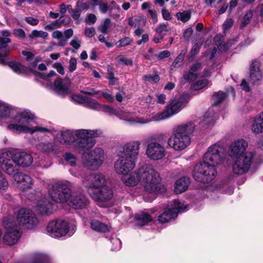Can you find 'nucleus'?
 Listing matches in <instances>:
<instances>
[{
	"label": "nucleus",
	"mask_w": 263,
	"mask_h": 263,
	"mask_svg": "<svg viewBox=\"0 0 263 263\" xmlns=\"http://www.w3.org/2000/svg\"><path fill=\"white\" fill-rule=\"evenodd\" d=\"M76 7L81 12L83 10H87L89 8L88 5L86 3L78 2Z\"/></svg>",
	"instance_id": "nucleus-64"
},
{
	"label": "nucleus",
	"mask_w": 263,
	"mask_h": 263,
	"mask_svg": "<svg viewBox=\"0 0 263 263\" xmlns=\"http://www.w3.org/2000/svg\"><path fill=\"white\" fill-rule=\"evenodd\" d=\"M9 66L17 74H23L26 72V68L21 64L15 62H10Z\"/></svg>",
	"instance_id": "nucleus-35"
},
{
	"label": "nucleus",
	"mask_w": 263,
	"mask_h": 263,
	"mask_svg": "<svg viewBox=\"0 0 263 263\" xmlns=\"http://www.w3.org/2000/svg\"><path fill=\"white\" fill-rule=\"evenodd\" d=\"M0 163L2 170L8 175L14 176L17 173L12 151H6L0 154Z\"/></svg>",
	"instance_id": "nucleus-17"
},
{
	"label": "nucleus",
	"mask_w": 263,
	"mask_h": 263,
	"mask_svg": "<svg viewBox=\"0 0 263 263\" xmlns=\"http://www.w3.org/2000/svg\"><path fill=\"white\" fill-rule=\"evenodd\" d=\"M132 40L129 37H124L120 39L116 45L118 47H124L127 46L132 43Z\"/></svg>",
	"instance_id": "nucleus-50"
},
{
	"label": "nucleus",
	"mask_w": 263,
	"mask_h": 263,
	"mask_svg": "<svg viewBox=\"0 0 263 263\" xmlns=\"http://www.w3.org/2000/svg\"><path fill=\"white\" fill-rule=\"evenodd\" d=\"M208 84V81L205 79H203L198 81L196 83L194 84L192 86V88L195 90H199L204 87Z\"/></svg>",
	"instance_id": "nucleus-49"
},
{
	"label": "nucleus",
	"mask_w": 263,
	"mask_h": 263,
	"mask_svg": "<svg viewBox=\"0 0 263 263\" xmlns=\"http://www.w3.org/2000/svg\"><path fill=\"white\" fill-rule=\"evenodd\" d=\"M152 216L147 213L140 212L135 216V222L137 225L143 226L152 220Z\"/></svg>",
	"instance_id": "nucleus-31"
},
{
	"label": "nucleus",
	"mask_w": 263,
	"mask_h": 263,
	"mask_svg": "<svg viewBox=\"0 0 263 263\" xmlns=\"http://www.w3.org/2000/svg\"><path fill=\"white\" fill-rule=\"evenodd\" d=\"M11 42V40L8 37H2L0 36V49L5 48L7 44Z\"/></svg>",
	"instance_id": "nucleus-59"
},
{
	"label": "nucleus",
	"mask_w": 263,
	"mask_h": 263,
	"mask_svg": "<svg viewBox=\"0 0 263 263\" xmlns=\"http://www.w3.org/2000/svg\"><path fill=\"white\" fill-rule=\"evenodd\" d=\"M171 30V28L168 23H161L156 28L157 33L163 36L167 33H169Z\"/></svg>",
	"instance_id": "nucleus-34"
},
{
	"label": "nucleus",
	"mask_w": 263,
	"mask_h": 263,
	"mask_svg": "<svg viewBox=\"0 0 263 263\" xmlns=\"http://www.w3.org/2000/svg\"><path fill=\"white\" fill-rule=\"evenodd\" d=\"M64 158L68 164L72 166L77 165V158L74 154L69 152H66L64 155Z\"/></svg>",
	"instance_id": "nucleus-40"
},
{
	"label": "nucleus",
	"mask_w": 263,
	"mask_h": 263,
	"mask_svg": "<svg viewBox=\"0 0 263 263\" xmlns=\"http://www.w3.org/2000/svg\"><path fill=\"white\" fill-rule=\"evenodd\" d=\"M192 9L184 11L182 12H178L176 13V17L178 20H180L183 23H185L190 20L191 17Z\"/></svg>",
	"instance_id": "nucleus-37"
},
{
	"label": "nucleus",
	"mask_w": 263,
	"mask_h": 263,
	"mask_svg": "<svg viewBox=\"0 0 263 263\" xmlns=\"http://www.w3.org/2000/svg\"><path fill=\"white\" fill-rule=\"evenodd\" d=\"M253 157L254 154L251 152H246L236 157L232 165L233 173L237 175H242L248 172L252 164Z\"/></svg>",
	"instance_id": "nucleus-11"
},
{
	"label": "nucleus",
	"mask_w": 263,
	"mask_h": 263,
	"mask_svg": "<svg viewBox=\"0 0 263 263\" xmlns=\"http://www.w3.org/2000/svg\"><path fill=\"white\" fill-rule=\"evenodd\" d=\"M12 112L13 110L8 104L0 101V120L8 118Z\"/></svg>",
	"instance_id": "nucleus-33"
},
{
	"label": "nucleus",
	"mask_w": 263,
	"mask_h": 263,
	"mask_svg": "<svg viewBox=\"0 0 263 263\" xmlns=\"http://www.w3.org/2000/svg\"><path fill=\"white\" fill-rule=\"evenodd\" d=\"M121 119L125 120L130 125H134L137 123L139 124H146L148 123L151 121V120L147 119H143L139 117L132 118L128 119H124L120 117Z\"/></svg>",
	"instance_id": "nucleus-41"
},
{
	"label": "nucleus",
	"mask_w": 263,
	"mask_h": 263,
	"mask_svg": "<svg viewBox=\"0 0 263 263\" xmlns=\"http://www.w3.org/2000/svg\"><path fill=\"white\" fill-rule=\"evenodd\" d=\"M81 12L76 7L75 9H73L72 11H70L72 17L74 20H78L80 16Z\"/></svg>",
	"instance_id": "nucleus-60"
},
{
	"label": "nucleus",
	"mask_w": 263,
	"mask_h": 263,
	"mask_svg": "<svg viewBox=\"0 0 263 263\" xmlns=\"http://www.w3.org/2000/svg\"><path fill=\"white\" fill-rule=\"evenodd\" d=\"M52 205L47 199L40 201L36 206L38 213L43 215H48L52 213Z\"/></svg>",
	"instance_id": "nucleus-27"
},
{
	"label": "nucleus",
	"mask_w": 263,
	"mask_h": 263,
	"mask_svg": "<svg viewBox=\"0 0 263 263\" xmlns=\"http://www.w3.org/2000/svg\"><path fill=\"white\" fill-rule=\"evenodd\" d=\"M122 175L121 180L126 186H134L140 183L147 192L156 193L158 191L161 178L153 167L148 164L142 166L137 172Z\"/></svg>",
	"instance_id": "nucleus-3"
},
{
	"label": "nucleus",
	"mask_w": 263,
	"mask_h": 263,
	"mask_svg": "<svg viewBox=\"0 0 263 263\" xmlns=\"http://www.w3.org/2000/svg\"><path fill=\"white\" fill-rule=\"evenodd\" d=\"M97 5L99 6L100 11L102 13L105 14L107 12L108 8V6L106 3H100L99 4L96 3L93 4V6H96Z\"/></svg>",
	"instance_id": "nucleus-56"
},
{
	"label": "nucleus",
	"mask_w": 263,
	"mask_h": 263,
	"mask_svg": "<svg viewBox=\"0 0 263 263\" xmlns=\"http://www.w3.org/2000/svg\"><path fill=\"white\" fill-rule=\"evenodd\" d=\"M77 59L75 58H71L69 61V70L70 72L74 71L77 68Z\"/></svg>",
	"instance_id": "nucleus-57"
},
{
	"label": "nucleus",
	"mask_w": 263,
	"mask_h": 263,
	"mask_svg": "<svg viewBox=\"0 0 263 263\" xmlns=\"http://www.w3.org/2000/svg\"><path fill=\"white\" fill-rule=\"evenodd\" d=\"M247 141L239 139L232 142L229 147L228 154L231 157H237L243 154L248 147Z\"/></svg>",
	"instance_id": "nucleus-20"
},
{
	"label": "nucleus",
	"mask_w": 263,
	"mask_h": 263,
	"mask_svg": "<svg viewBox=\"0 0 263 263\" xmlns=\"http://www.w3.org/2000/svg\"><path fill=\"white\" fill-rule=\"evenodd\" d=\"M190 182V179L188 177H183L179 178L175 183V192L178 194L185 192L187 190Z\"/></svg>",
	"instance_id": "nucleus-28"
},
{
	"label": "nucleus",
	"mask_w": 263,
	"mask_h": 263,
	"mask_svg": "<svg viewBox=\"0 0 263 263\" xmlns=\"http://www.w3.org/2000/svg\"><path fill=\"white\" fill-rule=\"evenodd\" d=\"M48 33L42 30H33L31 31L29 36L31 39H33L36 37H42L44 39H46L48 37Z\"/></svg>",
	"instance_id": "nucleus-43"
},
{
	"label": "nucleus",
	"mask_w": 263,
	"mask_h": 263,
	"mask_svg": "<svg viewBox=\"0 0 263 263\" xmlns=\"http://www.w3.org/2000/svg\"><path fill=\"white\" fill-rule=\"evenodd\" d=\"M145 154L147 158L152 160H159L166 155L165 148L158 142H151L146 146Z\"/></svg>",
	"instance_id": "nucleus-19"
},
{
	"label": "nucleus",
	"mask_w": 263,
	"mask_h": 263,
	"mask_svg": "<svg viewBox=\"0 0 263 263\" xmlns=\"http://www.w3.org/2000/svg\"><path fill=\"white\" fill-rule=\"evenodd\" d=\"M251 130L255 134L263 132V112L254 118L251 125Z\"/></svg>",
	"instance_id": "nucleus-29"
},
{
	"label": "nucleus",
	"mask_w": 263,
	"mask_h": 263,
	"mask_svg": "<svg viewBox=\"0 0 263 263\" xmlns=\"http://www.w3.org/2000/svg\"><path fill=\"white\" fill-rule=\"evenodd\" d=\"M81 41L77 37H75L70 42V45L75 49L77 50L81 47Z\"/></svg>",
	"instance_id": "nucleus-54"
},
{
	"label": "nucleus",
	"mask_w": 263,
	"mask_h": 263,
	"mask_svg": "<svg viewBox=\"0 0 263 263\" xmlns=\"http://www.w3.org/2000/svg\"><path fill=\"white\" fill-rule=\"evenodd\" d=\"M35 118L34 114L28 110L19 111L12 118V123L8 125L7 128L14 133H24L31 134L36 132L41 133H50L51 132L49 129L47 128L31 126L30 123Z\"/></svg>",
	"instance_id": "nucleus-6"
},
{
	"label": "nucleus",
	"mask_w": 263,
	"mask_h": 263,
	"mask_svg": "<svg viewBox=\"0 0 263 263\" xmlns=\"http://www.w3.org/2000/svg\"><path fill=\"white\" fill-rule=\"evenodd\" d=\"M141 145V143L139 140L126 142L118 149L117 154L137 161L140 154Z\"/></svg>",
	"instance_id": "nucleus-14"
},
{
	"label": "nucleus",
	"mask_w": 263,
	"mask_h": 263,
	"mask_svg": "<svg viewBox=\"0 0 263 263\" xmlns=\"http://www.w3.org/2000/svg\"><path fill=\"white\" fill-rule=\"evenodd\" d=\"M38 150L46 153H49L54 149V146L50 143H40L37 145Z\"/></svg>",
	"instance_id": "nucleus-36"
},
{
	"label": "nucleus",
	"mask_w": 263,
	"mask_h": 263,
	"mask_svg": "<svg viewBox=\"0 0 263 263\" xmlns=\"http://www.w3.org/2000/svg\"><path fill=\"white\" fill-rule=\"evenodd\" d=\"M69 83L58 79L54 81V90L59 95L65 96L69 93Z\"/></svg>",
	"instance_id": "nucleus-25"
},
{
	"label": "nucleus",
	"mask_w": 263,
	"mask_h": 263,
	"mask_svg": "<svg viewBox=\"0 0 263 263\" xmlns=\"http://www.w3.org/2000/svg\"><path fill=\"white\" fill-rule=\"evenodd\" d=\"M17 221L19 224L27 229H33L39 224V220L31 210L21 209L17 212Z\"/></svg>",
	"instance_id": "nucleus-12"
},
{
	"label": "nucleus",
	"mask_w": 263,
	"mask_h": 263,
	"mask_svg": "<svg viewBox=\"0 0 263 263\" xmlns=\"http://www.w3.org/2000/svg\"><path fill=\"white\" fill-rule=\"evenodd\" d=\"M12 155L15 163L20 166L27 167L33 163V157L28 153L25 152L14 153L12 151Z\"/></svg>",
	"instance_id": "nucleus-21"
},
{
	"label": "nucleus",
	"mask_w": 263,
	"mask_h": 263,
	"mask_svg": "<svg viewBox=\"0 0 263 263\" xmlns=\"http://www.w3.org/2000/svg\"><path fill=\"white\" fill-rule=\"evenodd\" d=\"M118 62L125 65H132L133 60L131 59H128L123 55H120L118 57Z\"/></svg>",
	"instance_id": "nucleus-53"
},
{
	"label": "nucleus",
	"mask_w": 263,
	"mask_h": 263,
	"mask_svg": "<svg viewBox=\"0 0 263 263\" xmlns=\"http://www.w3.org/2000/svg\"><path fill=\"white\" fill-rule=\"evenodd\" d=\"M233 22L234 21L232 18L227 19L223 24L224 31L229 29L232 26Z\"/></svg>",
	"instance_id": "nucleus-58"
},
{
	"label": "nucleus",
	"mask_w": 263,
	"mask_h": 263,
	"mask_svg": "<svg viewBox=\"0 0 263 263\" xmlns=\"http://www.w3.org/2000/svg\"><path fill=\"white\" fill-rule=\"evenodd\" d=\"M9 186L7 179L0 172V192L6 191Z\"/></svg>",
	"instance_id": "nucleus-46"
},
{
	"label": "nucleus",
	"mask_w": 263,
	"mask_h": 263,
	"mask_svg": "<svg viewBox=\"0 0 263 263\" xmlns=\"http://www.w3.org/2000/svg\"><path fill=\"white\" fill-rule=\"evenodd\" d=\"M223 147L219 144H215L210 146L204 155L203 162L195 166L193 178L203 183L212 181L217 174L216 166L223 162Z\"/></svg>",
	"instance_id": "nucleus-1"
},
{
	"label": "nucleus",
	"mask_w": 263,
	"mask_h": 263,
	"mask_svg": "<svg viewBox=\"0 0 263 263\" xmlns=\"http://www.w3.org/2000/svg\"><path fill=\"white\" fill-rule=\"evenodd\" d=\"M250 81L253 83L262 80L263 72L260 69V63L258 61H254L250 66Z\"/></svg>",
	"instance_id": "nucleus-24"
},
{
	"label": "nucleus",
	"mask_w": 263,
	"mask_h": 263,
	"mask_svg": "<svg viewBox=\"0 0 263 263\" xmlns=\"http://www.w3.org/2000/svg\"><path fill=\"white\" fill-rule=\"evenodd\" d=\"M97 21V17L93 14H89L86 18L85 21L87 24H94Z\"/></svg>",
	"instance_id": "nucleus-61"
},
{
	"label": "nucleus",
	"mask_w": 263,
	"mask_h": 263,
	"mask_svg": "<svg viewBox=\"0 0 263 263\" xmlns=\"http://www.w3.org/2000/svg\"><path fill=\"white\" fill-rule=\"evenodd\" d=\"M90 223L91 228L98 232L106 233L109 232L111 228L110 225L103 223L96 219L92 220Z\"/></svg>",
	"instance_id": "nucleus-30"
},
{
	"label": "nucleus",
	"mask_w": 263,
	"mask_h": 263,
	"mask_svg": "<svg viewBox=\"0 0 263 263\" xmlns=\"http://www.w3.org/2000/svg\"><path fill=\"white\" fill-rule=\"evenodd\" d=\"M143 79L145 82L155 83L159 81L160 77L158 74H155L154 76L151 74H147L143 77Z\"/></svg>",
	"instance_id": "nucleus-48"
},
{
	"label": "nucleus",
	"mask_w": 263,
	"mask_h": 263,
	"mask_svg": "<svg viewBox=\"0 0 263 263\" xmlns=\"http://www.w3.org/2000/svg\"><path fill=\"white\" fill-rule=\"evenodd\" d=\"M184 102L183 99H175L169 103L166 109L162 112L154 115L152 120L155 121L168 119L179 112L184 107Z\"/></svg>",
	"instance_id": "nucleus-10"
},
{
	"label": "nucleus",
	"mask_w": 263,
	"mask_h": 263,
	"mask_svg": "<svg viewBox=\"0 0 263 263\" xmlns=\"http://www.w3.org/2000/svg\"><path fill=\"white\" fill-rule=\"evenodd\" d=\"M227 94L221 91L215 93L212 97L213 101V105L214 106L218 105L224 100Z\"/></svg>",
	"instance_id": "nucleus-38"
},
{
	"label": "nucleus",
	"mask_w": 263,
	"mask_h": 263,
	"mask_svg": "<svg viewBox=\"0 0 263 263\" xmlns=\"http://www.w3.org/2000/svg\"><path fill=\"white\" fill-rule=\"evenodd\" d=\"M100 111H103L104 112L107 113L110 115H115L117 117H120L118 111L115 108L108 105H101Z\"/></svg>",
	"instance_id": "nucleus-45"
},
{
	"label": "nucleus",
	"mask_w": 263,
	"mask_h": 263,
	"mask_svg": "<svg viewBox=\"0 0 263 263\" xmlns=\"http://www.w3.org/2000/svg\"><path fill=\"white\" fill-rule=\"evenodd\" d=\"M85 34L88 37H92L95 34V29L93 27L86 28L85 30Z\"/></svg>",
	"instance_id": "nucleus-62"
},
{
	"label": "nucleus",
	"mask_w": 263,
	"mask_h": 263,
	"mask_svg": "<svg viewBox=\"0 0 263 263\" xmlns=\"http://www.w3.org/2000/svg\"><path fill=\"white\" fill-rule=\"evenodd\" d=\"M185 52L182 51L181 53L177 57L172 63L171 67V69L180 67L182 64L184 59Z\"/></svg>",
	"instance_id": "nucleus-39"
},
{
	"label": "nucleus",
	"mask_w": 263,
	"mask_h": 263,
	"mask_svg": "<svg viewBox=\"0 0 263 263\" xmlns=\"http://www.w3.org/2000/svg\"><path fill=\"white\" fill-rule=\"evenodd\" d=\"M113 195L112 190L105 184L94 193H91L90 196L99 206L104 208L108 206V202Z\"/></svg>",
	"instance_id": "nucleus-16"
},
{
	"label": "nucleus",
	"mask_w": 263,
	"mask_h": 263,
	"mask_svg": "<svg viewBox=\"0 0 263 263\" xmlns=\"http://www.w3.org/2000/svg\"><path fill=\"white\" fill-rule=\"evenodd\" d=\"M101 104L97 101L88 97L86 103V106L90 109H94L97 111H100Z\"/></svg>",
	"instance_id": "nucleus-42"
},
{
	"label": "nucleus",
	"mask_w": 263,
	"mask_h": 263,
	"mask_svg": "<svg viewBox=\"0 0 263 263\" xmlns=\"http://www.w3.org/2000/svg\"><path fill=\"white\" fill-rule=\"evenodd\" d=\"M68 223L62 220H55L50 221L46 228L48 235L54 238H59L66 235L69 232Z\"/></svg>",
	"instance_id": "nucleus-13"
},
{
	"label": "nucleus",
	"mask_w": 263,
	"mask_h": 263,
	"mask_svg": "<svg viewBox=\"0 0 263 263\" xmlns=\"http://www.w3.org/2000/svg\"><path fill=\"white\" fill-rule=\"evenodd\" d=\"M13 179L17 187L23 191L30 189L32 185V178L29 175L21 172L14 174Z\"/></svg>",
	"instance_id": "nucleus-22"
},
{
	"label": "nucleus",
	"mask_w": 263,
	"mask_h": 263,
	"mask_svg": "<svg viewBox=\"0 0 263 263\" xmlns=\"http://www.w3.org/2000/svg\"><path fill=\"white\" fill-rule=\"evenodd\" d=\"M218 118L217 113L214 112L212 109H210L203 116L202 124L205 128L212 126L214 125Z\"/></svg>",
	"instance_id": "nucleus-26"
},
{
	"label": "nucleus",
	"mask_w": 263,
	"mask_h": 263,
	"mask_svg": "<svg viewBox=\"0 0 263 263\" xmlns=\"http://www.w3.org/2000/svg\"><path fill=\"white\" fill-rule=\"evenodd\" d=\"M82 184L90 196L91 193H94L106 184V179L102 173H90L82 178Z\"/></svg>",
	"instance_id": "nucleus-8"
},
{
	"label": "nucleus",
	"mask_w": 263,
	"mask_h": 263,
	"mask_svg": "<svg viewBox=\"0 0 263 263\" xmlns=\"http://www.w3.org/2000/svg\"><path fill=\"white\" fill-rule=\"evenodd\" d=\"M111 21L108 18L105 19L102 23L98 28V29L103 33L105 34L107 32V30L110 26Z\"/></svg>",
	"instance_id": "nucleus-47"
},
{
	"label": "nucleus",
	"mask_w": 263,
	"mask_h": 263,
	"mask_svg": "<svg viewBox=\"0 0 263 263\" xmlns=\"http://www.w3.org/2000/svg\"><path fill=\"white\" fill-rule=\"evenodd\" d=\"M148 12L151 15L153 23L156 24L158 22L157 14L156 12L153 10L149 9Z\"/></svg>",
	"instance_id": "nucleus-63"
},
{
	"label": "nucleus",
	"mask_w": 263,
	"mask_h": 263,
	"mask_svg": "<svg viewBox=\"0 0 263 263\" xmlns=\"http://www.w3.org/2000/svg\"><path fill=\"white\" fill-rule=\"evenodd\" d=\"M73 34V31L72 29H68L64 31V33L59 30H56L52 32V36L53 38L59 41L58 46L61 47L64 46L69 39Z\"/></svg>",
	"instance_id": "nucleus-23"
},
{
	"label": "nucleus",
	"mask_w": 263,
	"mask_h": 263,
	"mask_svg": "<svg viewBox=\"0 0 263 263\" xmlns=\"http://www.w3.org/2000/svg\"><path fill=\"white\" fill-rule=\"evenodd\" d=\"M223 36L220 34H217L214 37V41L216 45L218 46L219 50L226 51L231 45L232 42H235V40L230 41L227 44L223 43Z\"/></svg>",
	"instance_id": "nucleus-32"
},
{
	"label": "nucleus",
	"mask_w": 263,
	"mask_h": 263,
	"mask_svg": "<svg viewBox=\"0 0 263 263\" xmlns=\"http://www.w3.org/2000/svg\"><path fill=\"white\" fill-rule=\"evenodd\" d=\"M173 207L164 210L158 217L159 221L161 223L168 222L177 217L179 213L182 212L186 209V206L178 200L173 201Z\"/></svg>",
	"instance_id": "nucleus-15"
},
{
	"label": "nucleus",
	"mask_w": 263,
	"mask_h": 263,
	"mask_svg": "<svg viewBox=\"0 0 263 263\" xmlns=\"http://www.w3.org/2000/svg\"><path fill=\"white\" fill-rule=\"evenodd\" d=\"M88 97L83 96L79 95H73L72 99L79 104H85L87 101Z\"/></svg>",
	"instance_id": "nucleus-52"
},
{
	"label": "nucleus",
	"mask_w": 263,
	"mask_h": 263,
	"mask_svg": "<svg viewBox=\"0 0 263 263\" xmlns=\"http://www.w3.org/2000/svg\"><path fill=\"white\" fill-rule=\"evenodd\" d=\"M252 16L253 11L252 10H250L246 12L240 24V26L241 28L245 27L250 22Z\"/></svg>",
	"instance_id": "nucleus-44"
},
{
	"label": "nucleus",
	"mask_w": 263,
	"mask_h": 263,
	"mask_svg": "<svg viewBox=\"0 0 263 263\" xmlns=\"http://www.w3.org/2000/svg\"><path fill=\"white\" fill-rule=\"evenodd\" d=\"M184 77L186 80L194 81L197 78V73L190 70L187 74H185Z\"/></svg>",
	"instance_id": "nucleus-55"
},
{
	"label": "nucleus",
	"mask_w": 263,
	"mask_h": 263,
	"mask_svg": "<svg viewBox=\"0 0 263 263\" xmlns=\"http://www.w3.org/2000/svg\"><path fill=\"white\" fill-rule=\"evenodd\" d=\"M101 134L100 130L80 129L75 131L61 132L58 136V140L62 144H73L77 149L84 151L92 148L96 144L93 138Z\"/></svg>",
	"instance_id": "nucleus-4"
},
{
	"label": "nucleus",
	"mask_w": 263,
	"mask_h": 263,
	"mask_svg": "<svg viewBox=\"0 0 263 263\" xmlns=\"http://www.w3.org/2000/svg\"><path fill=\"white\" fill-rule=\"evenodd\" d=\"M104 159V151L99 147L84 153L82 157L83 164L91 171L98 170L103 164Z\"/></svg>",
	"instance_id": "nucleus-7"
},
{
	"label": "nucleus",
	"mask_w": 263,
	"mask_h": 263,
	"mask_svg": "<svg viewBox=\"0 0 263 263\" xmlns=\"http://www.w3.org/2000/svg\"><path fill=\"white\" fill-rule=\"evenodd\" d=\"M72 183L67 180L53 182L49 187L48 192L51 199L57 202H68L69 206L74 209L87 208L89 200L82 194H71Z\"/></svg>",
	"instance_id": "nucleus-2"
},
{
	"label": "nucleus",
	"mask_w": 263,
	"mask_h": 263,
	"mask_svg": "<svg viewBox=\"0 0 263 263\" xmlns=\"http://www.w3.org/2000/svg\"><path fill=\"white\" fill-rule=\"evenodd\" d=\"M119 158L115 163V170L118 174L126 175L133 170L137 161L117 154Z\"/></svg>",
	"instance_id": "nucleus-18"
},
{
	"label": "nucleus",
	"mask_w": 263,
	"mask_h": 263,
	"mask_svg": "<svg viewBox=\"0 0 263 263\" xmlns=\"http://www.w3.org/2000/svg\"><path fill=\"white\" fill-rule=\"evenodd\" d=\"M110 242L112 244V251H115L120 249L121 242L119 239L117 238H112L110 240Z\"/></svg>",
	"instance_id": "nucleus-51"
},
{
	"label": "nucleus",
	"mask_w": 263,
	"mask_h": 263,
	"mask_svg": "<svg viewBox=\"0 0 263 263\" xmlns=\"http://www.w3.org/2000/svg\"><path fill=\"white\" fill-rule=\"evenodd\" d=\"M3 224L6 232L4 236L6 244L13 245L16 243L21 236V232L17 229L14 217L9 216L5 218Z\"/></svg>",
	"instance_id": "nucleus-9"
},
{
	"label": "nucleus",
	"mask_w": 263,
	"mask_h": 263,
	"mask_svg": "<svg viewBox=\"0 0 263 263\" xmlns=\"http://www.w3.org/2000/svg\"><path fill=\"white\" fill-rule=\"evenodd\" d=\"M195 128V124L192 121L174 126L172 135L168 140V145L176 151L184 149L190 145L191 136Z\"/></svg>",
	"instance_id": "nucleus-5"
}]
</instances>
